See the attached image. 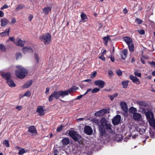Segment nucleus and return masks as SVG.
Masks as SVG:
<instances>
[{"mask_svg":"<svg viewBox=\"0 0 155 155\" xmlns=\"http://www.w3.org/2000/svg\"><path fill=\"white\" fill-rule=\"evenodd\" d=\"M4 15V13L2 11H0V17H3Z\"/></svg>","mask_w":155,"mask_h":155,"instance_id":"nucleus-59","label":"nucleus"},{"mask_svg":"<svg viewBox=\"0 0 155 155\" xmlns=\"http://www.w3.org/2000/svg\"><path fill=\"white\" fill-rule=\"evenodd\" d=\"M34 58L36 61V64H38L39 60L38 55L36 53H35L34 54Z\"/></svg>","mask_w":155,"mask_h":155,"instance_id":"nucleus-35","label":"nucleus"},{"mask_svg":"<svg viewBox=\"0 0 155 155\" xmlns=\"http://www.w3.org/2000/svg\"><path fill=\"white\" fill-rule=\"evenodd\" d=\"M62 129V126H61L60 127H58L57 129V132H60L61 131Z\"/></svg>","mask_w":155,"mask_h":155,"instance_id":"nucleus-49","label":"nucleus"},{"mask_svg":"<svg viewBox=\"0 0 155 155\" xmlns=\"http://www.w3.org/2000/svg\"><path fill=\"white\" fill-rule=\"evenodd\" d=\"M8 7V5L7 4L4 5L1 8V9L3 10L4 9L7 8Z\"/></svg>","mask_w":155,"mask_h":155,"instance_id":"nucleus-52","label":"nucleus"},{"mask_svg":"<svg viewBox=\"0 0 155 155\" xmlns=\"http://www.w3.org/2000/svg\"><path fill=\"white\" fill-rule=\"evenodd\" d=\"M7 83L10 87H13L15 86V84L11 78L7 81Z\"/></svg>","mask_w":155,"mask_h":155,"instance_id":"nucleus-25","label":"nucleus"},{"mask_svg":"<svg viewBox=\"0 0 155 155\" xmlns=\"http://www.w3.org/2000/svg\"><path fill=\"white\" fill-rule=\"evenodd\" d=\"M31 93L29 91H27L24 94L25 96H26L27 97H29L31 96Z\"/></svg>","mask_w":155,"mask_h":155,"instance_id":"nucleus-44","label":"nucleus"},{"mask_svg":"<svg viewBox=\"0 0 155 155\" xmlns=\"http://www.w3.org/2000/svg\"><path fill=\"white\" fill-rule=\"evenodd\" d=\"M36 111L39 114L40 116H43L45 114V110L41 106L38 107Z\"/></svg>","mask_w":155,"mask_h":155,"instance_id":"nucleus-12","label":"nucleus"},{"mask_svg":"<svg viewBox=\"0 0 155 155\" xmlns=\"http://www.w3.org/2000/svg\"><path fill=\"white\" fill-rule=\"evenodd\" d=\"M9 40L12 41H15V38L14 37H10L9 38Z\"/></svg>","mask_w":155,"mask_h":155,"instance_id":"nucleus-60","label":"nucleus"},{"mask_svg":"<svg viewBox=\"0 0 155 155\" xmlns=\"http://www.w3.org/2000/svg\"><path fill=\"white\" fill-rule=\"evenodd\" d=\"M124 40L127 43L130 51L133 52L134 51V46L133 43L132 39L128 37H124L123 38Z\"/></svg>","mask_w":155,"mask_h":155,"instance_id":"nucleus-3","label":"nucleus"},{"mask_svg":"<svg viewBox=\"0 0 155 155\" xmlns=\"http://www.w3.org/2000/svg\"><path fill=\"white\" fill-rule=\"evenodd\" d=\"M146 117L148 120L154 118L153 113L151 111H148L145 114Z\"/></svg>","mask_w":155,"mask_h":155,"instance_id":"nucleus-15","label":"nucleus"},{"mask_svg":"<svg viewBox=\"0 0 155 155\" xmlns=\"http://www.w3.org/2000/svg\"><path fill=\"white\" fill-rule=\"evenodd\" d=\"M91 92L92 93H94L97 92V87H95L94 89L92 90Z\"/></svg>","mask_w":155,"mask_h":155,"instance_id":"nucleus-50","label":"nucleus"},{"mask_svg":"<svg viewBox=\"0 0 155 155\" xmlns=\"http://www.w3.org/2000/svg\"><path fill=\"white\" fill-rule=\"evenodd\" d=\"M49 89L48 87H47L46 88L45 91V93L46 95H48V94L49 92Z\"/></svg>","mask_w":155,"mask_h":155,"instance_id":"nucleus-55","label":"nucleus"},{"mask_svg":"<svg viewBox=\"0 0 155 155\" xmlns=\"http://www.w3.org/2000/svg\"><path fill=\"white\" fill-rule=\"evenodd\" d=\"M1 25L2 27H4L9 22V21L6 18H3L1 19Z\"/></svg>","mask_w":155,"mask_h":155,"instance_id":"nucleus-21","label":"nucleus"},{"mask_svg":"<svg viewBox=\"0 0 155 155\" xmlns=\"http://www.w3.org/2000/svg\"><path fill=\"white\" fill-rule=\"evenodd\" d=\"M84 131L85 133L88 135H91L93 132L91 128L88 126H86L84 127Z\"/></svg>","mask_w":155,"mask_h":155,"instance_id":"nucleus-9","label":"nucleus"},{"mask_svg":"<svg viewBox=\"0 0 155 155\" xmlns=\"http://www.w3.org/2000/svg\"><path fill=\"white\" fill-rule=\"evenodd\" d=\"M120 105L122 110L125 112H127L128 110L127 104L124 102H121L120 103Z\"/></svg>","mask_w":155,"mask_h":155,"instance_id":"nucleus-13","label":"nucleus"},{"mask_svg":"<svg viewBox=\"0 0 155 155\" xmlns=\"http://www.w3.org/2000/svg\"><path fill=\"white\" fill-rule=\"evenodd\" d=\"M141 117V114L139 113H136L134 114L133 116V118L135 120H138L140 119Z\"/></svg>","mask_w":155,"mask_h":155,"instance_id":"nucleus-22","label":"nucleus"},{"mask_svg":"<svg viewBox=\"0 0 155 155\" xmlns=\"http://www.w3.org/2000/svg\"><path fill=\"white\" fill-rule=\"evenodd\" d=\"M19 152L18 153V154L19 155H22L24 153H25L27 151H25L24 148H21L19 150Z\"/></svg>","mask_w":155,"mask_h":155,"instance_id":"nucleus-38","label":"nucleus"},{"mask_svg":"<svg viewBox=\"0 0 155 155\" xmlns=\"http://www.w3.org/2000/svg\"><path fill=\"white\" fill-rule=\"evenodd\" d=\"M33 17V16L32 15H30L28 17L29 20L30 21H31Z\"/></svg>","mask_w":155,"mask_h":155,"instance_id":"nucleus-57","label":"nucleus"},{"mask_svg":"<svg viewBox=\"0 0 155 155\" xmlns=\"http://www.w3.org/2000/svg\"><path fill=\"white\" fill-rule=\"evenodd\" d=\"M1 75L4 79H6L7 81L10 79L11 77V73L8 72L3 73L1 74Z\"/></svg>","mask_w":155,"mask_h":155,"instance_id":"nucleus-10","label":"nucleus"},{"mask_svg":"<svg viewBox=\"0 0 155 155\" xmlns=\"http://www.w3.org/2000/svg\"><path fill=\"white\" fill-rule=\"evenodd\" d=\"M134 74L136 76L140 78L141 76V74L138 71H135L134 72Z\"/></svg>","mask_w":155,"mask_h":155,"instance_id":"nucleus-42","label":"nucleus"},{"mask_svg":"<svg viewBox=\"0 0 155 155\" xmlns=\"http://www.w3.org/2000/svg\"><path fill=\"white\" fill-rule=\"evenodd\" d=\"M16 108L18 110H20L22 109V107L21 106H18L16 107Z\"/></svg>","mask_w":155,"mask_h":155,"instance_id":"nucleus-54","label":"nucleus"},{"mask_svg":"<svg viewBox=\"0 0 155 155\" xmlns=\"http://www.w3.org/2000/svg\"><path fill=\"white\" fill-rule=\"evenodd\" d=\"M24 4H20L16 8L15 11H18V10L22 9L24 7Z\"/></svg>","mask_w":155,"mask_h":155,"instance_id":"nucleus-37","label":"nucleus"},{"mask_svg":"<svg viewBox=\"0 0 155 155\" xmlns=\"http://www.w3.org/2000/svg\"><path fill=\"white\" fill-rule=\"evenodd\" d=\"M11 23L12 24L15 23L16 22V20L15 18H13L11 19Z\"/></svg>","mask_w":155,"mask_h":155,"instance_id":"nucleus-51","label":"nucleus"},{"mask_svg":"<svg viewBox=\"0 0 155 155\" xmlns=\"http://www.w3.org/2000/svg\"><path fill=\"white\" fill-rule=\"evenodd\" d=\"M60 97L59 91H55L51 94L48 99L49 101V102L51 101L54 98L56 99H58Z\"/></svg>","mask_w":155,"mask_h":155,"instance_id":"nucleus-6","label":"nucleus"},{"mask_svg":"<svg viewBox=\"0 0 155 155\" xmlns=\"http://www.w3.org/2000/svg\"><path fill=\"white\" fill-rule=\"evenodd\" d=\"M103 39L104 41V44L105 45H107L108 41L110 39V38L109 36H107L106 37H104Z\"/></svg>","mask_w":155,"mask_h":155,"instance_id":"nucleus-36","label":"nucleus"},{"mask_svg":"<svg viewBox=\"0 0 155 155\" xmlns=\"http://www.w3.org/2000/svg\"><path fill=\"white\" fill-rule=\"evenodd\" d=\"M135 22L137 24H140L142 23V21L140 19L137 18L136 19Z\"/></svg>","mask_w":155,"mask_h":155,"instance_id":"nucleus-45","label":"nucleus"},{"mask_svg":"<svg viewBox=\"0 0 155 155\" xmlns=\"http://www.w3.org/2000/svg\"><path fill=\"white\" fill-rule=\"evenodd\" d=\"M22 57V54L20 53H17L16 54V58L17 59L21 58Z\"/></svg>","mask_w":155,"mask_h":155,"instance_id":"nucleus-43","label":"nucleus"},{"mask_svg":"<svg viewBox=\"0 0 155 155\" xmlns=\"http://www.w3.org/2000/svg\"><path fill=\"white\" fill-rule=\"evenodd\" d=\"M148 122L150 126L153 127L155 126V119L154 118L148 120Z\"/></svg>","mask_w":155,"mask_h":155,"instance_id":"nucleus-28","label":"nucleus"},{"mask_svg":"<svg viewBox=\"0 0 155 155\" xmlns=\"http://www.w3.org/2000/svg\"><path fill=\"white\" fill-rule=\"evenodd\" d=\"M40 39L45 45L49 44L51 40V36L49 33H47L40 37Z\"/></svg>","mask_w":155,"mask_h":155,"instance_id":"nucleus-4","label":"nucleus"},{"mask_svg":"<svg viewBox=\"0 0 155 155\" xmlns=\"http://www.w3.org/2000/svg\"><path fill=\"white\" fill-rule=\"evenodd\" d=\"M121 120V117L119 115H117L112 120V123L114 125L118 124Z\"/></svg>","mask_w":155,"mask_h":155,"instance_id":"nucleus-8","label":"nucleus"},{"mask_svg":"<svg viewBox=\"0 0 155 155\" xmlns=\"http://www.w3.org/2000/svg\"><path fill=\"white\" fill-rule=\"evenodd\" d=\"M123 136L120 134L116 135L115 137V140L117 142H119L122 140Z\"/></svg>","mask_w":155,"mask_h":155,"instance_id":"nucleus-26","label":"nucleus"},{"mask_svg":"<svg viewBox=\"0 0 155 155\" xmlns=\"http://www.w3.org/2000/svg\"><path fill=\"white\" fill-rule=\"evenodd\" d=\"M3 144L4 145L7 147H8L9 146L8 140H5L3 142Z\"/></svg>","mask_w":155,"mask_h":155,"instance_id":"nucleus-40","label":"nucleus"},{"mask_svg":"<svg viewBox=\"0 0 155 155\" xmlns=\"http://www.w3.org/2000/svg\"><path fill=\"white\" fill-rule=\"evenodd\" d=\"M137 103L140 105L145 107L147 106V104L144 101H138L137 102Z\"/></svg>","mask_w":155,"mask_h":155,"instance_id":"nucleus-33","label":"nucleus"},{"mask_svg":"<svg viewBox=\"0 0 155 155\" xmlns=\"http://www.w3.org/2000/svg\"><path fill=\"white\" fill-rule=\"evenodd\" d=\"M32 83V82L31 81H28L22 87L24 88H28L31 85Z\"/></svg>","mask_w":155,"mask_h":155,"instance_id":"nucleus-27","label":"nucleus"},{"mask_svg":"<svg viewBox=\"0 0 155 155\" xmlns=\"http://www.w3.org/2000/svg\"><path fill=\"white\" fill-rule=\"evenodd\" d=\"M129 112L130 113L134 114H135L137 112V110L136 108L132 107L129 109Z\"/></svg>","mask_w":155,"mask_h":155,"instance_id":"nucleus-31","label":"nucleus"},{"mask_svg":"<svg viewBox=\"0 0 155 155\" xmlns=\"http://www.w3.org/2000/svg\"><path fill=\"white\" fill-rule=\"evenodd\" d=\"M23 52L24 54H25L28 52H30L32 53L33 50L32 48L28 46H25L22 48Z\"/></svg>","mask_w":155,"mask_h":155,"instance_id":"nucleus-14","label":"nucleus"},{"mask_svg":"<svg viewBox=\"0 0 155 155\" xmlns=\"http://www.w3.org/2000/svg\"><path fill=\"white\" fill-rule=\"evenodd\" d=\"M127 53L128 51L126 49H124L123 51L121 52L120 55L122 59H124L126 58Z\"/></svg>","mask_w":155,"mask_h":155,"instance_id":"nucleus-19","label":"nucleus"},{"mask_svg":"<svg viewBox=\"0 0 155 155\" xmlns=\"http://www.w3.org/2000/svg\"><path fill=\"white\" fill-rule=\"evenodd\" d=\"M99 58L104 61H105L106 58L104 56V54H101V55L99 57Z\"/></svg>","mask_w":155,"mask_h":155,"instance_id":"nucleus-46","label":"nucleus"},{"mask_svg":"<svg viewBox=\"0 0 155 155\" xmlns=\"http://www.w3.org/2000/svg\"><path fill=\"white\" fill-rule=\"evenodd\" d=\"M116 73L119 76H121L122 75V72L120 70H118L116 71Z\"/></svg>","mask_w":155,"mask_h":155,"instance_id":"nucleus-48","label":"nucleus"},{"mask_svg":"<svg viewBox=\"0 0 155 155\" xmlns=\"http://www.w3.org/2000/svg\"><path fill=\"white\" fill-rule=\"evenodd\" d=\"M149 64L151 65H153L154 67H155V62L152 61L151 62H149Z\"/></svg>","mask_w":155,"mask_h":155,"instance_id":"nucleus-58","label":"nucleus"},{"mask_svg":"<svg viewBox=\"0 0 155 155\" xmlns=\"http://www.w3.org/2000/svg\"><path fill=\"white\" fill-rule=\"evenodd\" d=\"M60 96L63 97L65 96H67L69 94V93L68 90L64 91H59Z\"/></svg>","mask_w":155,"mask_h":155,"instance_id":"nucleus-18","label":"nucleus"},{"mask_svg":"<svg viewBox=\"0 0 155 155\" xmlns=\"http://www.w3.org/2000/svg\"><path fill=\"white\" fill-rule=\"evenodd\" d=\"M107 110L106 109H103L97 111V116H102L107 113Z\"/></svg>","mask_w":155,"mask_h":155,"instance_id":"nucleus-23","label":"nucleus"},{"mask_svg":"<svg viewBox=\"0 0 155 155\" xmlns=\"http://www.w3.org/2000/svg\"><path fill=\"white\" fill-rule=\"evenodd\" d=\"M69 135L75 141H78L81 137V136L78 132L74 130H70Z\"/></svg>","mask_w":155,"mask_h":155,"instance_id":"nucleus-5","label":"nucleus"},{"mask_svg":"<svg viewBox=\"0 0 155 155\" xmlns=\"http://www.w3.org/2000/svg\"><path fill=\"white\" fill-rule=\"evenodd\" d=\"M110 60L112 62H114L115 61V58L114 57L111 56L110 58Z\"/></svg>","mask_w":155,"mask_h":155,"instance_id":"nucleus-64","label":"nucleus"},{"mask_svg":"<svg viewBox=\"0 0 155 155\" xmlns=\"http://www.w3.org/2000/svg\"><path fill=\"white\" fill-rule=\"evenodd\" d=\"M81 20L84 21L85 22L87 19V18L86 15L84 12L82 13L81 15Z\"/></svg>","mask_w":155,"mask_h":155,"instance_id":"nucleus-32","label":"nucleus"},{"mask_svg":"<svg viewBox=\"0 0 155 155\" xmlns=\"http://www.w3.org/2000/svg\"><path fill=\"white\" fill-rule=\"evenodd\" d=\"M129 82V81H122V85L124 88H125L127 87Z\"/></svg>","mask_w":155,"mask_h":155,"instance_id":"nucleus-34","label":"nucleus"},{"mask_svg":"<svg viewBox=\"0 0 155 155\" xmlns=\"http://www.w3.org/2000/svg\"><path fill=\"white\" fill-rule=\"evenodd\" d=\"M78 87H76L75 86H74L72 87L69 88L67 90L69 94H71V93L73 92L74 91L78 89Z\"/></svg>","mask_w":155,"mask_h":155,"instance_id":"nucleus-30","label":"nucleus"},{"mask_svg":"<svg viewBox=\"0 0 155 155\" xmlns=\"http://www.w3.org/2000/svg\"><path fill=\"white\" fill-rule=\"evenodd\" d=\"M97 74V73L96 71H93L92 74H91L90 78L91 79L94 78L95 77Z\"/></svg>","mask_w":155,"mask_h":155,"instance_id":"nucleus-39","label":"nucleus"},{"mask_svg":"<svg viewBox=\"0 0 155 155\" xmlns=\"http://www.w3.org/2000/svg\"><path fill=\"white\" fill-rule=\"evenodd\" d=\"M104 85V82L101 80H97V87L102 88Z\"/></svg>","mask_w":155,"mask_h":155,"instance_id":"nucleus-29","label":"nucleus"},{"mask_svg":"<svg viewBox=\"0 0 155 155\" xmlns=\"http://www.w3.org/2000/svg\"><path fill=\"white\" fill-rule=\"evenodd\" d=\"M26 42L25 41H22L20 38H17L16 41L14 42L15 44L20 47H23Z\"/></svg>","mask_w":155,"mask_h":155,"instance_id":"nucleus-7","label":"nucleus"},{"mask_svg":"<svg viewBox=\"0 0 155 155\" xmlns=\"http://www.w3.org/2000/svg\"><path fill=\"white\" fill-rule=\"evenodd\" d=\"M109 98H110V100L111 101H112L113 99L114 98V96L113 95H110L109 96Z\"/></svg>","mask_w":155,"mask_h":155,"instance_id":"nucleus-63","label":"nucleus"},{"mask_svg":"<svg viewBox=\"0 0 155 155\" xmlns=\"http://www.w3.org/2000/svg\"><path fill=\"white\" fill-rule=\"evenodd\" d=\"M106 119L102 117L100 120L101 124L99 126V130L100 132V136H103L105 134L106 130H109L110 132H112L111 125L108 124Z\"/></svg>","mask_w":155,"mask_h":155,"instance_id":"nucleus-1","label":"nucleus"},{"mask_svg":"<svg viewBox=\"0 0 155 155\" xmlns=\"http://www.w3.org/2000/svg\"><path fill=\"white\" fill-rule=\"evenodd\" d=\"M130 78L133 83L137 84H139L140 83L139 79L136 77L132 75H131L130 76Z\"/></svg>","mask_w":155,"mask_h":155,"instance_id":"nucleus-17","label":"nucleus"},{"mask_svg":"<svg viewBox=\"0 0 155 155\" xmlns=\"http://www.w3.org/2000/svg\"><path fill=\"white\" fill-rule=\"evenodd\" d=\"M10 29V28L6 29L5 31L0 33V36L2 37H5L6 35L8 36Z\"/></svg>","mask_w":155,"mask_h":155,"instance_id":"nucleus-20","label":"nucleus"},{"mask_svg":"<svg viewBox=\"0 0 155 155\" xmlns=\"http://www.w3.org/2000/svg\"><path fill=\"white\" fill-rule=\"evenodd\" d=\"M61 142L63 145L66 146L69 144L70 140L68 138L65 137L62 139Z\"/></svg>","mask_w":155,"mask_h":155,"instance_id":"nucleus-24","label":"nucleus"},{"mask_svg":"<svg viewBox=\"0 0 155 155\" xmlns=\"http://www.w3.org/2000/svg\"><path fill=\"white\" fill-rule=\"evenodd\" d=\"M54 154H58V151L57 149H54L53 151Z\"/></svg>","mask_w":155,"mask_h":155,"instance_id":"nucleus-56","label":"nucleus"},{"mask_svg":"<svg viewBox=\"0 0 155 155\" xmlns=\"http://www.w3.org/2000/svg\"><path fill=\"white\" fill-rule=\"evenodd\" d=\"M16 68L18 70L15 71L16 76L20 79L24 78L28 73L27 70L21 66H17Z\"/></svg>","mask_w":155,"mask_h":155,"instance_id":"nucleus-2","label":"nucleus"},{"mask_svg":"<svg viewBox=\"0 0 155 155\" xmlns=\"http://www.w3.org/2000/svg\"><path fill=\"white\" fill-rule=\"evenodd\" d=\"M137 31L141 35H143L145 33V31L143 30H138Z\"/></svg>","mask_w":155,"mask_h":155,"instance_id":"nucleus-47","label":"nucleus"},{"mask_svg":"<svg viewBox=\"0 0 155 155\" xmlns=\"http://www.w3.org/2000/svg\"><path fill=\"white\" fill-rule=\"evenodd\" d=\"M84 81L87 82L90 84L92 83V80L91 79H86V80H84Z\"/></svg>","mask_w":155,"mask_h":155,"instance_id":"nucleus-53","label":"nucleus"},{"mask_svg":"<svg viewBox=\"0 0 155 155\" xmlns=\"http://www.w3.org/2000/svg\"><path fill=\"white\" fill-rule=\"evenodd\" d=\"M82 96H83V95H79L77 97L76 99H78V100H79L82 97Z\"/></svg>","mask_w":155,"mask_h":155,"instance_id":"nucleus-62","label":"nucleus"},{"mask_svg":"<svg viewBox=\"0 0 155 155\" xmlns=\"http://www.w3.org/2000/svg\"><path fill=\"white\" fill-rule=\"evenodd\" d=\"M0 49L3 51H6V48L5 46L2 44H0Z\"/></svg>","mask_w":155,"mask_h":155,"instance_id":"nucleus-41","label":"nucleus"},{"mask_svg":"<svg viewBox=\"0 0 155 155\" xmlns=\"http://www.w3.org/2000/svg\"><path fill=\"white\" fill-rule=\"evenodd\" d=\"M84 119V118H79L77 119V121L78 122H80V121L83 120Z\"/></svg>","mask_w":155,"mask_h":155,"instance_id":"nucleus-61","label":"nucleus"},{"mask_svg":"<svg viewBox=\"0 0 155 155\" xmlns=\"http://www.w3.org/2000/svg\"><path fill=\"white\" fill-rule=\"evenodd\" d=\"M51 7H45L42 9L43 13L45 15H47L50 12H51Z\"/></svg>","mask_w":155,"mask_h":155,"instance_id":"nucleus-16","label":"nucleus"},{"mask_svg":"<svg viewBox=\"0 0 155 155\" xmlns=\"http://www.w3.org/2000/svg\"><path fill=\"white\" fill-rule=\"evenodd\" d=\"M28 131L32 133L33 135H36L37 134V131L36 129L34 126H32L29 127Z\"/></svg>","mask_w":155,"mask_h":155,"instance_id":"nucleus-11","label":"nucleus"}]
</instances>
